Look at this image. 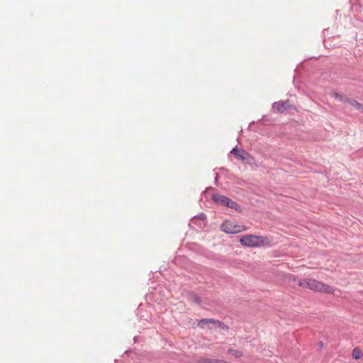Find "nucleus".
<instances>
[{
	"mask_svg": "<svg viewBox=\"0 0 363 363\" xmlns=\"http://www.w3.org/2000/svg\"><path fill=\"white\" fill-rule=\"evenodd\" d=\"M214 363H228V362L225 360L215 359Z\"/></svg>",
	"mask_w": 363,
	"mask_h": 363,
	"instance_id": "obj_14",
	"label": "nucleus"
},
{
	"mask_svg": "<svg viewBox=\"0 0 363 363\" xmlns=\"http://www.w3.org/2000/svg\"><path fill=\"white\" fill-rule=\"evenodd\" d=\"M215 359H202L199 361V363H214Z\"/></svg>",
	"mask_w": 363,
	"mask_h": 363,
	"instance_id": "obj_11",
	"label": "nucleus"
},
{
	"mask_svg": "<svg viewBox=\"0 0 363 363\" xmlns=\"http://www.w3.org/2000/svg\"><path fill=\"white\" fill-rule=\"evenodd\" d=\"M240 242L242 245L247 247H258L263 245H269V240L264 236H258L255 235H245L240 238Z\"/></svg>",
	"mask_w": 363,
	"mask_h": 363,
	"instance_id": "obj_2",
	"label": "nucleus"
},
{
	"mask_svg": "<svg viewBox=\"0 0 363 363\" xmlns=\"http://www.w3.org/2000/svg\"><path fill=\"white\" fill-rule=\"evenodd\" d=\"M213 200L218 204L226 206L235 210L240 208V206L236 202L223 195L214 194L213 196Z\"/></svg>",
	"mask_w": 363,
	"mask_h": 363,
	"instance_id": "obj_5",
	"label": "nucleus"
},
{
	"mask_svg": "<svg viewBox=\"0 0 363 363\" xmlns=\"http://www.w3.org/2000/svg\"><path fill=\"white\" fill-rule=\"evenodd\" d=\"M333 96L335 99H338V100H340V101H342V100H343L342 96L341 95L338 94L337 93H334V94H333Z\"/></svg>",
	"mask_w": 363,
	"mask_h": 363,
	"instance_id": "obj_12",
	"label": "nucleus"
},
{
	"mask_svg": "<svg viewBox=\"0 0 363 363\" xmlns=\"http://www.w3.org/2000/svg\"><path fill=\"white\" fill-rule=\"evenodd\" d=\"M298 285L305 289H309L315 292H321L327 294L337 296L336 292L340 291L335 287L327 284L323 283L313 278H303L298 280Z\"/></svg>",
	"mask_w": 363,
	"mask_h": 363,
	"instance_id": "obj_1",
	"label": "nucleus"
},
{
	"mask_svg": "<svg viewBox=\"0 0 363 363\" xmlns=\"http://www.w3.org/2000/svg\"><path fill=\"white\" fill-rule=\"evenodd\" d=\"M290 108V104L288 101H279L274 102L272 106V109L277 113H283Z\"/></svg>",
	"mask_w": 363,
	"mask_h": 363,
	"instance_id": "obj_6",
	"label": "nucleus"
},
{
	"mask_svg": "<svg viewBox=\"0 0 363 363\" xmlns=\"http://www.w3.org/2000/svg\"><path fill=\"white\" fill-rule=\"evenodd\" d=\"M289 278L290 280H292V281H296V277L294 275H293V274H289Z\"/></svg>",
	"mask_w": 363,
	"mask_h": 363,
	"instance_id": "obj_15",
	"label": "nucleus"
},
{
	"mask_svg": "<svg viewBox=\"0 0 363 363\" xmlns=\"http://www.w3.org/2000/svg\"><path fill=\"white\" fill-rule=\"evenodd\" d=\"M220 230L228 234H236L245 231V228L236 224L234 221L227 220L220 225Z\"/></svg>",
	"mask_w": 363,
	"mask_h": 363,
	"instance_id": "obj_4",
	"label": "nucleus"
},
{
	"mask_svg": "<svg viewBox=\"0 0 363 363\" xmlns=\"http://www.w3.org/2000/svg\"><path fill=\"white\" fill-rule=\"evenodd\" d=\"M358 110L363 112V104H361L360 107L359 108Z\"/></svg>",
	"mask_w": 363,
	"mask_h": 363,
	"instance_id": "obj_16",
	"label": "nucleus"
},
{
	"mask_svg": "<svg viewBox=\"0 0 363 363\" xmlns=\"http://www.w3.org/2000/svg\"><path fill=\"white\" fill-rule=\"evenodd\" d=\"M232 153L235 155V157L240 159L242 161H245L248 156V153L243 150H239L238 148H234L232 150Z\"/></svg>",
	"mask_w": 363,
	"mask_h": 363,
	"instance_id": "obj_7",
	"label": "nucleus"
},
{
	"mask_svg": "<svg viewBox=\"0 0 363 363\" xmlns=\"http://www.w3.org/2000/svg\"><path fill=\"white\" fill-rule=\"evenodd\" d=\"M192 300L194 301H195V302H197V303L200 302V298L197 296H192Z\"/></svg>",
	"mask_w": 363,
	"mask_h": 363,
	"instance_id": "obj_13",
	"label": "nucleus"
},
{
	"mask_svg": "<svg viewBox=\"0 0 363 363\" xmlns=\"http://www.w3.org/2000/svg\"><path fill=\"white\" fill-rule=\"evenodd\" d=\"M345 101L357 110L359 109L361 105L360 103L352 99H346Z\"/></svg>",
	"mask_w": 363,
	"mask_h": 363,
	"instance_id": "obj_8",
	"label": "nucleus"
},
{
	"mask_svg": "<svg viewBox=\"0 0 363 363\" xmlns=\"http://www.w3.org/2000/svg\"><path fill=\"white\" fill-rule=\"evenodd\" d=\"M228 354L233 355L235 358L241 357L243 354L241 351L233 349H229L228 350Z\"/></svg>",
	"mask_w": 363,
	"mask_h": 363,
	"instance_id": "obj_9",
	"label": "nucleus"
},
{
	"mask_svg": "<svg viewBox=\"0 0 363 363\" xmlns=\"http://www.w3.org/2000/svg\"><path fill=\"white\" fill-rule=\"evenodd\" d=\"M352 355L354 359H359L362 358L363 354L359 348L356 347V348L353 349Z\"/></svg>",
	"mask_w": 363,
	"mask_h": 363,
	"instance_id": "obj_10",
	"label": "nucleus"
},
{
	"mask_svg": "<svg viewBox=\"0 0 363 363\" xmlns=\"http://www.w3.org/2000/svg\"><path fill=\"white\" fill-rule=\"evenodd\" d=\"M198 326L201 329L216 330L221 329L228 330L229 327L219 320L212 318L202 319L199 321Z\"/></svg>",
	"mask_w": 363,
	"mask_h": 363,
	"instance_id": "obj_3",
	"label": "nucleus"
}]
</instances>
